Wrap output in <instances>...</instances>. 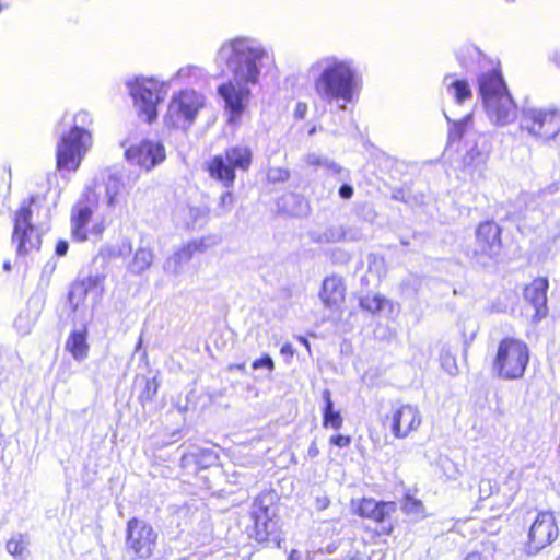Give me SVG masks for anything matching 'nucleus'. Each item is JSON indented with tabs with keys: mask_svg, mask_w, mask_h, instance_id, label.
<instances>
[{
	"mask_svg": "<svg viewBox=\"0 0 560 560\" xmlns=\"http://www.w3.org/2000/svg\"><path fill=\"white\" fill-rule=\"evenodd\" d=\"M315 96L326 105H336L346 110L347 105L358 96L362 77L353 58L325 54L316 58L307 68Z\"/></svg>",
	"mask_w": 560,
	"mask_h": 560,
	"instance_id": "nucleus-1",
	"label": "nucleus"
},
{
	"mask_svg": "<svg viewBox=\"0 0 560 560\" xmlns=\"http://www.w3.org/2000/svg\"><path fill=\"white\" fill-rule=\"evenodd\" d=\"M456 59L467 72L478 74V88L486 114L491 122L504 126L516 117V105L508 91L500 70L472 44H464L456 50Z\"/></svg>",
	"mask_w": 560,
	"mask_h": 560,
	"instance_id": "nucleus-2",
	"label": "nucleus"
},
{
	"mask_svg": "<svg viewBox=\"0 0 560 560\" xmlns=\"http://www.w3.org/2000/svg\"><path fill=\"white\" fill-rule=\"evenodd\" d=\"M269 49L257 37L238 35L223 40L218 47L213 63L221 73H228L241 83H259L264 60Z\"/></svg>",
	"mask_w": 560,
	"mask_h": 560,
	"instance_id": "nucleus-3",
	"label": "nucleus"
},
{
	"mask_svg": "<svg viewBox=\"0 0 560 560\" xmlns=\"http://www.w3.org/2000/svg\"><path fill=\"white\" fill-rule=\"evenodd\" d=\"M445 118L451 125L448 130V141L464 140L466 153L463 156L464 170L472 180L485 177L487 161L490 153V145L486 135L476 131L472 128V114H466L462 119H452L444 113Z\"/></svg>",
	"mask_w": 560,
	"mask_h": 560,
	"instance_id": "nucleus-4",
	"label": "nucleus"
},
{
	"mask_svg": "<svg viewBox=\"0 0 560 560\" xmlns=\"http://www.w3.org/2000/svg\"><path fill=\"white\" fill-rule=\"evenodd\" d=\"M93 119L89 112L80 110L73 116V125L69 132L63 133L57 144V168L74 172L81 160L92 145V135L89 127Z\"/></svg>",
	"mask_w": 560,
	"mask_h": 560,
	"instance_id": "nucleus-5",
	"label": "nucleus"
},
{
	"mask_svg": "<svg viewBox=\"0 0 560 560\" xmlns=\"http://www.w3.org/2000/svg\"><path fill=\"white\" fill-rule=\"evenodd\" d=\"M529 353L525 341L514 337L503 338L493 359V373L504 381L522 378L529 363Z\"/></svg>",
	"mask_w": 560,
	"mask_h": 560,
	"instance_id": "nucleus-6",
	"label": "nucleus"
},
{
	"mask_svg": "<svg viewBox=\"0 0 560 560\" xmlns=\"http://www.w3.org/2000/svg\"><path fill=\"white\" fill-rule=\"evenodd\" d=\"M252 161V149L247 145L237 144L225 149L223 154L214 155L208 162L207 171L212 179L221 182L226 188H231L235 182V171H248Z\"/></svg>",
	"mask_w": 560,
	"mask_h": 560,
	"instance_id": "nucleus-7",
	"label": "nucleus"
},
{
	"mask_svg": "<svg viewBox=\"0 0 560 560\" xmlns=\"http://www.w3.org/2000/svg\"><path fill=\"white\" fill-rule=\"evenodd\" d=\"M127 86L139 116L147 122L153 121L158 116V105L164 98L167 84L154 78L138 77L128 81Z\"/></svg>",
	"mask_w": 560,
	"mask_h": 560,
	"instance_id": "nucleus-8",
	"label": "nucleus"
},
{
	"mask_svg": "<svg viewBox=\"0 0 560 560\" xmlns=\"http://www.w3.org/2000/svg\"><path fill=\"white\" fill-rule=\"evenodd\" d=\"M205 105L206 97L202 93L184 89L171 97L165 122L174 128L188 129Z\"/></svg>",
	"mask_w": 560,
	"mask_h": 560,
	"instance_id": "nucleus-9",
	"label": "nucleus"
},
{
	"mask_svg": "<svg viewBox=\"0 0 560 560\" xmlns=\"http://www.w3.org/2000/svg\"><path fill=\"white\" fill-rule=\"evenodd\" d=\"M520 127L536 140H552L560 133V112L526 105L521 112Z\"/></svg>",
	"mask_w": 560,
	"mask_h": 560,
	"instance_id": "nucleus-10",
	"label": "nucleus"
},
{
	"mask_svg": "<svg viewBox=\"0 0 560 560\" xmlns=\"http://www.w3.org/2000/svg\"><path fill=\"white\" fill-rule=\"evenodd\" d=\"M250 518L254 523V537L259 542L279 546L281 540L279 518L272 506L269 493L259 494L252 503Z\"/></svg>",
	"mask_w": 560,
	"mask_h": 560,
	"instance_id": "nucleus-11",
	"label": "nucleus"
},
{
	"mask_svg": "<svg viewBox=\"0 0 560 560\" xmlns=\"http://www.w3.org/2000/svg\"><path fill=\"white\" fill-rule=\"evenodd\" d=\"M127 550L137 559L152 556L158 540V533L143 520L132 517L127 523Z\"/></svg>",
	"mask_w": 560,
	"mask_h": 560,
	"instance_id": "nucleus-12",
	"label": "nucleus"
},
{
	"mask_svg": "<svg viewBox=\"0 0 560 560\" xmlns=\"http://www.w3.org/2000/svg\"><path fill=\"white\" fill-rule=\"evenodd\" d=\"M32 201L33 200L24 202L14 217L12 241L13 243H16V252L19 255H25L33 249H39L42 244V234L31 222Z\"/></svg>",
	"mask_w": 560,
	"mask_h": 560,
	"instance_id": "nucleus-13",
	"label": "nucleus"
},
{
	"mask_svg": "<svg viewBox=\"0 0 560 560\" xmlns=\"http://www.w3.org/2000/svg\"><path fill=\"white\" fill-rule=\"evenodd\" d=\"M558 535L559 529L553 513L551 511L538 512L527 534L525 552L529 556L537 555L551 545Z\"/></svg>",
	"mask_w": 560,
	"mask_h": 560,
	"instance_id": "nucleus-14",
	"label": "nucleus"
},
{
	"mask_svg": "<svg viewBox=\"0 0 560 560\" xmlns=\"http://www.w3.org/2000/svg\"><path fill=\"white\" fill-rule=\"evenodd\" d=\"M422 423V415L417 406L402 404L393 408L385 424L396 439H406Z\"/></svg>",
	"mask_w": 560,
	"mask_h": 560,
	"instance_id": "nucleus-15",
	"label": "nucleus"
},
{
	"mask_svg": "<svg viewBox=\"0 0 560 560\" xmlns=\"http://www.w3.org/2000/svg\"><path fill=\"white\" fill-rule=\"evenodd\" d=\"M501 228L493 221L481 222L476 230L474 256L485 265L486 259L497 257L501 252Z\"/></svg>",
	"mask_w": 560,
	"mask_h": 560,
	"instance_id": "nucleus-16",
	"label": "nucleus"
},
{
	"mask_svg": "<svg viewBox=\"0 0 560 560\" xmlns=\"http://www.w3.org/2000/svg\"><path fill=\"white\" fill-rule=\"evenodd\" d=\"M257 83H241L232 79L218 86V93L224 101V107L229 112V120L238 119L244 112L245 103L250 95V86Z\"/></svg>",
	"mask_w": 560,
	"mask_h": 560,
	"instance_id": "nucleus-17",
	"label": "nucleus"
},
{
	"mask_svg": "<svg viewBox=\"0 0 560 560\" xmlns=\"http://www.w3.org/2000/svg\"><path fill=\"white\" fill-rule=\"evenodd\" d=\"M126 160L132 164L138 165L145 171H150L165 158V148L159 141L143 140L137 145H132L125 151Z\"/></svg>",
	"mask_w": 560,
	"mask_h": 560,
	"instance_id": "nucleus-18",
	"label": "nucleus"
},
{
	"mask_svg": "<svg viewBox=\"0 0 560 560\" xmlns=\"http://www.w3.org/2000/svg\"><path fill=\"white\" fill-rule=\"evenodd\" d=\"M395 511V502L376 501L374 499L366 498H363L357 508V513L360 516L371 518L376 523L382 524V529L388 533L392 530L389 518Z\"/></svg>",
	"mask_w": 560,
	"mask_h": 560,
	"instance_id": "nucleus-19",
	"label": "nucleus"
},
{
	"mask_svg": "<svg viewBox=\"0 0 560 560\" xmlns=\"http://www.w3.org/2000/svg\"><path fill=\"white\" fill-rule=\"evenodd\" d=\"M549 281L546 277H538L524 289L525 300L535 308L534 322H540L548 315L547 291Z\"/></svg>",
	"mask_w": 560,
	"mask_h": 560,
	"instance_id": "nucleus-20",
	"label": "nucleus"
},
{
	"mask_svg": "<svg viewBox=\"0 0 560 560\" xmlns=\"http://www.w3.org/2000/svg\"><path fill=\"white\" fill-rule=\"evenodd\" d=\"M96 202V194L92 190H88L85 200L80 201L73 210L72 235L79 242H83L88 238L85 225L91 220Z\"/></svg>",
	"mask_w": 560,
	"mask_h": 560,
	"instance_id": "nucleus-21",
	"label": "nucleus"
},
{
	"mask_svg": "<svg viewBox=\"0 0 560 560\" xmlns=\"http://www.w3.org/2000/svg\"><path fill=\"white\" fill-rule=\"evenodd\" d=\"M207 246L203 240L191 241L176 250L172 256L166 258L163 269L166 273L178 276L183 268L187 265L192 256L197 253H203Z\"/></svg>",
	"mask_w": 560,
	"mask_h": 560,
	"instance_id": "nucleus-22",
	"label": "nucleus"
},
{
	"mask_svg": "<svg viewBox=\"0 0 560 560\" xmlns=\"http://www.w3.org/2000/svg\"><path fill=\"white\" fill-rule=\"evenodd\" d=\"M346 287L343 280L337 276H330L323 281L319 298L323 304L331 310L337 311L345 301Z\"/></svg>",
	"mask_w": 560,
	"mask_h": 560,
	"instance_id": "nucleus-23",
	"label": "nucleus"
},
{
	"mask_svg": "<svg viewBox=\"0 0 560 560\" xmlns=\"http://www.w3.org/2000/svg\"><path fill=\"white\" fill-rule=\"evenodd\" d=\"M304 161L310 166L324 168L329 175L336 176L339 182L350 180V171L326 155L311 152L305 155Z\"/></svg>",
	"mask_w": 560,
	"mask_h": 560,
	"instance_id": "nucleus-24",
	"label": "nucleus"
},
{
	"mask_svg": "<svg viewBox=\"0 0 560 560\" xmlns=\"http://www.w3.org/2000/svg\"><path fill=\"white\" fill-rule=\"evenodd\" d=\"M443 85L457 105H463L472 98V90L465 79H456L454 74L448 73L443 79Z\"/></svg>",
	"mask_w": 560,
	"mask_h": 560,
	"instance_id": "nucleus-25",
	"label": "nucleus"
},
{
	"mask_svg": "<svg viewBox=\"0 0 560 560\" xmlns=\"http://www.w3.org/2000/svg\"><path fill=\"white\" fill-rule=\"evenodd\" d=\"M279 211L291 217H303L308 212L307 201L299 194H284L277 202Z\"/></svg>",
	"mask_w": 560,
	"mask_h": 560,
	"instance_id": "nucleus-26",
	"label": "nucleus"
},
{
	"mask_svg": "<svg viewBox=\"0 0 560 560\" xmlns=\"http://www.w3.org/2000/svg\"><path fill=\"white\" fill-rule=\"evenodd\" d=\"M86 337L88 330L86 327H83L80 330H72L66 341V350L69 351L77 361H82L88 358L89 345Z\"/></svg>",
	"mask_w": 560,
	"mask_h": 560,
	"instance_id": "nucleus-27",
	"label": "nucleus"
},
{
	"mask_svg": "<svg viewBox=\"0 0 560 560\" xmlns=\"http://www.w3.org/2000/svg\"><path fill=\"white\" fill-rule=\"evenodd\" d=\"M535 196L529 192H522L513 202L509 203L506 214L513 220H521L527 218L528 211L535 210Z\"/></svg>",
	"mask_w": 560,
	"mask_h": 560,
	"instance_id": "nucleus-28",
	"label": "nucleus"
},
{
	"mask_svg": "<svg viewBox=\"0 0 560 560\" xmlns=\"http://www.w3.org/2000/svg\"><path fill=\"white\" fill-rule=\"evenodd\" d=\"M323 399L325 401V407L323 410V425L325 428H332L334 430L341 429L343 419L340 412L334 409L331 394L328 389L323 392Z\"/></svg>",
	"mask_w": 560,
	"mask_h": 560,
	"instance_id": "nucleus-29",
	"label": "nucleus"
},
{
	"mask_svg": "<svg viewBox=\"0 0 560 560\" xmlns=\"http://www.w3.org/2000/svg\"><path fill=\"white\" fill-rule=\"evenodd\" d=\"M153 259V250L148 246H141L136 250L132 260L128 265V270L131 273L141 275L151 267Z\"/></svg>",
	"mask_w": 560,
	"mask_h": 560,
	"instance_id": "nucleus-30",
	"label": "nucleus"
},
{
	"mask_svg": "<svg viewBox=\"0 0 560 560\" xmlns=\"http://www.w3.org/2000/svg\"><path fill=\"white\" fill-rule=\"evenodd\" d=\"M125 188L121 176L117 173L109 174L105 183V202L109 209H113L118 203V197Z\"/></svg>",
	"mask_w": 560,
	"mask_h": 560,
	"instance_id": "nucleus-31",
	"label": "nucleus"
},
{
	"mask_svg": "<svg viewBox=\"0 0 560 560\" xmlns=\"http://www.w3.org/2000/svg\"><path fill=\"white\" fill-rule=\"evenodd\" d=\"M205 77V70L198 66L187 65L177 70V72L171 78L167 85L175 81H184L188 83L198 82Z\"/></svg>",
	"mask_w": 560,
	"mask_h": 560,
	"instance_id": "nucleus-32",
	"label": "nucleus"
},
{
	"mask_svg": "<svg viewBox=\"0 0 560 560\" xmlns=\"http://www.w3.org/2000/svg\"><path fill=\"white\" fill-rule=\"evenodd\" d=\"M38 317L37 311L26 308L22 311L14 320V327L21 335L31 332Z\"/></svg>",
	"mask_w": 560,
	"mask_h": 560,
	"instance_id": "nucleus-33",
	"label": "nucleus"
},
{
	"mask_svg": "<svg viewBox=\"0 0 560 560\" xmlns=\"http://www.w3.org/2000/svg\"><path fill=\"white\" fill-rule=\"evenodd\" d=\"M311 238L316 243H337L343 240L345 232L340 226H330L322 232H311Z\"/></svg>",
	"mask_w": 560,
	"mask_h": 560,
	"instance_id": "nucleus-34",
	"label": "nucleus"
},
{
	"mask_svg": "<svg viewBox=\"0 0 560 560\" xmlns=\"http://www.w3.org/2000/svg\"><path fill=\"white\" fill-rule=\"evenodd\" d=\"M28 540L24 535L13 536L7 542V551L18 560H25L27 557Z\"/></svg>",
	"mask_w": 560,
	"mask_h": 560,
	"instance_id": "nucleus-35",
	"label": "nucleus"
},
{
	"mask_svg": "<svg viewBox=\"0 0 560 560\" xmlns=\"http://www.w3.org/2000/svg\"><path fill=\"white\" fill-rule=\"evenodd\" d=\"M192 456L195 457L197 465L201 468L211 467L215 465L219 459L217 453L211 448L198 450L192 454Z\"/></svg>",
	"mask_w": 560,
	"mask_h": 560,
	"instance_id": "nucleus-36",
	"label": "nucleus"
},
{
	"mask_svg": "<svg viewBox=\"0 0 560 560\" xmlns=\"http://www.w3.org/2000/svg\"><path fill=\"white\" fill-rule=\"evenodd\" d=\"M385 299L378 294L366 295L360 299V307L370 313H376L383 308Z\"/></svg>",
	"mask_w": 560,
	"mask_h": 560,
	"instance_id": "nucleus-37",
	"label": "nucleus"
},
{
	"mask_svg": "<svg viewBox=\"0 0 560 560\" xmlns=\"http://www.w3.org/2000/svg\"><path fill=\"white\" fill-rule=\"evenodd\" d=\"M187 212V228H196L197 225H201L205 223L207 218V211L200 207H188L186 209Z\"/></svg>",
	"mask_w": 560,
	"mask_h": 560,
	"instance_id": "nucleus-38",
	"label": "nucleus"
},
{
	"mask_svg": "<svg viewBox=\"0 0 560 560\" xmlns=\"http://www.w3.org/2000/svg\"><path fill=\"white\" fill-rule=\"evenodd\" d=\"M96 282L95 279L89 278L86 281H82L81 283H77L72 287L69 292V301L70 303L78 306V301L88 293L89 288Z\"/></svg>",
	"mask_w": 560,
	"mask_h": 560,
	"instance_id": "nucleus-39",
	"label": "nucleus"
},
{
	"mask_svg": "<svg viewBox=\"0 0 560 560\" xmlns=\"http://www.w3.org/2000/svg\"><path fill=\"white\" fill-rule=\"evenodd\" d=\"M520 477L521 472L518 470H511L506 477L505 486L508 487V492L504 493V497L510 501L520 489Z\"/></svg>",
	"mask_w": 560,
	"mask_h": 560,
	"instance_id": "nucleus-40",
	"label": "nucleus"
},
{
	"mask_svg": "<svg viewBox=\"0 0 560 560\" xmlns=\"http://www.w3.org/2000/svg\"><path fill=\"white\" fill-rule=\"evenodd\" d=\"M290 177V171L285 167H269L267 171V179L269 183H284Z\"/></svg>",
	"mask_w": 560,
	"mask_h": 560,
	"instance_id": "nucleus-41",
	"label": "nucleus"
},
{
	"mask_svg": "<svg viewBox=\"0 0 560 560\" xmlns=\"http://www.w3.org/2000/svg\"><path fill=\"white\" fill-rule=\"evenodd\" d=\"M439 465L441 466V469L443 470L444 475L447 479H456L458 476V469L454 462H452L448 457H440L439 458Z\"/></svg>",
	"mask_w": 560,
	"mask_h": 560,
	"instance_id": "nucleus-42",
	"label": "nucleus"
},
{
	"mask_svg": "<svg viewBox=\"0 0 560 560\" xmlns=\"http://www.w3.org/2000/svg\"><path fill=\"white\" fill-rule=\"evenodd\" d=\"M464 560H500L492 548L486 547L481 551L468 553Z\"/></svg>",
	"mask_w": 560,
	"mask_h": 560,
	"instance_id": "nucleus-43",
	"label": "nucleus"
},
{
	"mask_svg": "<svg viewBox=\"0 0 560 560\" xmlns=\"http://www.w3.org/2000/svg\"><path fill=\"white\" fill-rule=\"evenodd\" d=\"M234 203V198L231 191H225L220 197V202L218 206V215H223L232 210Z\"/></svg>",
	"mask_w": 560,
	"mask_h": 560,
	"instance_id": "nucleus-44",
	"label": "nucleus"
},
{
	"mask_svg": "<svg viewBox=\"0 0 560 560\" xmlns=\"http://www.w3.org/2000/svg\"><path fill=\"white\" fill-rule=\"evenodd\" d=\"M494 490L499 491L497 483L491 479H482L479 483V495L480 499H487L491 497Z\"/></svg>",
	"mask_w": 560,
	"mask_h": 560,
	"instance_id": "nucleus-45",
	"label": "nucleus"
},
{
	"mask_svg": "<svg viewBox=\"0 0 560 560\" xmlns=\"http://www.w3.org/2000/svg\"><path fill=\"white\" fill-rule=\"evenodd\" d=\"M252 368L254 370H258V369L265 368V369H267L269 371H272L273 368H275V363H273V360H272V358L270 355L265 354L261 358L256 359L253 362Z\"/></svg>",
	"mask_w": 560,
	"mask_h": 560,
	"instance_id": "nucleus-46",
	"label": "nucleus"
},
{
	"mask_svg": "<svg viewBox=\"0 0 560 560\" xmlns=\"http://www.w3.org/2000/svg\"><path fill=\"white\" fill-rule=\"evenodd\" d=\"M330 444L338 447H347L351 443L350 436L337 434L330 438Z\"/></svg>",
	"mask_w": 560,
	"mask_h": 560,
	"instance_id": "nucleus-47",
	"label": "nucleus"
},
{
	"mask_svg": "<svg viewBox=\"0 0 560 560\" xmlns=\"http://www.w3.org/2000/svg\"><path fill=\"white\" fill-rule=\"evenodd\" d=\"M405 509L407 510V512L409 513H415V514H418L421 512L422 510V504L420 501L418 500H415V499H407L406 503H405Z\"/></svg>",
	"mask_w": 560,
	"mask_h": 560,
	"instance_id": "nucleus-48",
	"label": "nucleus"
},
{
	"mask_svg": "<svg viewBox=\"0 0 560 560\" xmlns=\"http://www.w3.org/2000/svg\"><path fill=\"white\" fill-rule=\"evenodd\" d=\"M347 182L348 180L342 182L343 184L339 187V190H338L340 198L346 199V200L352 198L353 192H354L353 187L350 184H348Z\"/></svg>",
	"mask_w": 560,
	"mask_h": 560,
	"instance_id": "nucleus-49",
	"label": "nucleus"
},
{
	"mask_svg": "<svg viewBox=\"0 0 560 560\" xmlns=\"http://www.w3.org/2000/svg\"><path fill=\"white\" fill-rule=\"evenodd\" d=\"M330 504V500L326 494L317 495L315 499V509L318 511L326 510Z\"/></svg>",
	"mask_w": 560,
	"mask_h": 560,
	"instance_id": "nucleus-50",
	"label": "nucleus"
},
{
	"mask_svg": "<svg viewBox=\"0 0 560 560\" xmlns=\"http://www.w3.org/2000/svg\"><path fill=\"white\" fill-rule=\"evenodd\" d=\"M158 390V383L155 380H148L147 381V388L145 392L142 393V397L145 395L148 399H151L153 395H155Z\"/></svg>",
	"mask_w": 560,
	"mask_h": 560,
	"instance_id": "nucleus-51",
	"label": "nucleus"
},
{
	"mask_svg": "<svg viewBox=\"0 0 560 560\" xmlns=\"http://www.w3.org/2000/svg\"><path fill=\"white\" fill-rule=\"evenodd\" d=\"M307 109H308V107H307V104H306V103H304V102H299V103L296 104V106H295V109H294V116H295L296 118H301V119H302V118H304V116L306 115Z\"/></svg>",
	"mask_w": 560,
	"mask_h": 560,
	"instance_id": "nucleus-52",
	"label": "nucleus"
},
{
	"mask_svg": "<svg viewBox=\"0 0 560 560\" xmlns=\"http://www.w3.org/2000/svg\"><path fill=\"white\" fill-rule=\"evenodd\" d=\"M68 248H69L68 242L65 241V240H59L57 242L56 249H55L56 255L65 256L67 254V252H68Z\"/></svg>",
	"mask_w": 560,
	"mask_h": 560,
	"instance_id": "nucleus-53",
	"label": "nucleus"
},
{
	"mask_svg": "<svg viewBox=\"0 0 560 560\" xmlns=\"http://www.w3.org/2000/svg\"><path fill=\"white\" fill-rule=\"evenodd\" d=\"M319 454V450L316 445V442H312L307 450V455L311 458L316 457Z\"/></svg>",
	"mask_w": 560,
	"mask_h": 560,
	"instance_id": "nucleus-54",
	"label": "nucleus"
},
{
	"mask_svg": "<svg viewBox=\"0 0 560 560\" xmlns=\"http://www.w3.org/2000/svg\"><path fill=\"white\" fill-rule=\"evenodd\" d=\"M280 352L282 354H287V355H291L292 357L293 353H294V350H293L292 345L287 342V343L282 345Z\"/></svg>",
	"mask_w": 560,
	"mask_h": 560,
	"instance_id": "nucleus-55",
	"label": "nucleus"
},
{
	"mask_svg": "<svg viewBox=\"0 0 560 560\" xmlns=\"http://www.w3.org/2000/svg\"><path fill=\"white\" fill-rule=\"evenodd\" d=\"M104 231V226L103 224H95L93 228H92V232L96 235H101L102 232Z\"/></svg>",
	"mask_w": 560,
	"mask_h": 560,
	"instance_id": "nucleus-56",
	"label": "nucleus"
},
{
	"mask_svg": "<svg viewBox=\"0 0 560 560\" xmlns=\"http://www.w3.org/2000/svg\"><path fill=\"white\" fill-rule=\"evenodd\" d=\"M288 560H301L299 551L292 550L288 557Z\"/></svg>",
	"mask_w": 560,
	"mask_h": 560,
	"instance_id": "nucleus-57",
	"label": "nucleus"
},
{
	"mask_svg": "<svg viewBox=\"0 0 560 560\" xmlns=\"http://www.w3.org/2000/svg\"><path fill=\"white\" fill-rule=\"evenodd\" d=\"M299 341L306 347V349L310 351V342L305 337L300 336Z\"/></svg>",
	"mask_w": 560,
	"mask_h": 560,
	"instance_id": "nucleus-58",
	"label": "nucleus"
},
{
	"mask_svg": "<svg viewBox=\"0 0 560 560\" xmlns=\"http://www.w3.org/2000/svg\"><path fill=\"white\" fill-rule=\"evenodd\" d=\"M122 250L130 252L131 250V244L129 242L124 243L122 247L120 249V254H122Z\"/></svg>",
	"mask_w": 560,
	"mask_h": 560,
	"instance_id": "nucleus-59",
	"label": "nucleus"
},
{
	"mask_svg": "<svg viewBox=\"0 0 560 560\" xmlns=\"http://www.w3.org/2000/svg\"><path fill=\"white\" fill-rule=\"evenodd\" d=\"M188 512H189V509L184 506V508H182V509H179V510H178V515H182V514H184V515H185V514H187Z\"/></svg>",
	"mask_w": 560,
	"mask_h": 560,
	"instance_id": "nucleus-60",
	"label": "nucleus"
},
{
	"mask_svg": "<svg viewBox=\"0 0 560 560\" xmlns=\"http://www.w3.org/2000/svg\"><path fill=\"white\" fill-rule=\"evenodd\" d=\"M315 132H316V127H312V128L308 130V136H313Z\"/></svg>",
	"mask_w": 560,
	"mask_h": 560,
	"instance_id": "nucleus-61",
	"label": "nucleus"
},
{
	"mask_svg": "<svg viewBox=\"0 0 560 560\" xmlns=\"http://www.w3.org/2000/svg\"><path fill=\"white\" fill-rule=\"evenodd\" d=\"M201 514H202V513H200V515H201ZM198 516H199V512H198V511H195V512L192 513V515H191V517H194V518H198Z\"/></svg>",
	"mask_w": 560,
	"mask_h": 560,
	"instance_id": "nucleus-62",
	"label": "nucleus"
},
{
	"mask_svg": "<svg viewBox=\"0 0 560 560\" xmlns=\"http://www.w3.org/2000/svg\"><path fill=\"white\" fill-rule=\"evenodd\" d=\"M3 268L5 270H10V268H11L10 262H4Z\"/></svg>",
	"mask_w": 560,
	"mask_h": 560,
	"instance_id": "nucleus-63",
	"label": "nucleus"
},
{
	"mask_svg": "<svg viewBox=\"0 0 560 560\" xmlns=\"http://www.w3.org/2000/svg\"><path fill=\"white\" fill-rule=\"evenodd\" d=\"M400 242H401V244H402V245H405V246L409 245V242H408V241H406V240H404V238H401V241H400Z\"/></svg>",
	"mask_w": 560,
	"mask_h": 560,
	"instance_id": "nucleus-64",
	"label": "nucleus"
}]
</instances>
